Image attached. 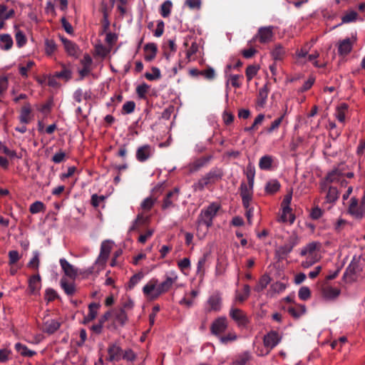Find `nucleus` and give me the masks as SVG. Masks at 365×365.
Masks as SVG:
<instances>
[{"label": "nucleus", "instance_id": "obj_60", "mask_svg": "<svg viewBox=\"0 0 365 365\" xmlns=\"http://www.w3.org/2000/svg\"><path fill=\"white\" fill-rule=\"evenodd\" d=\"M209 159L200 158L195 161L190 166V172H196L201 168L204 167L208 162Z\"/></svg>", "mask_w": 365, "mask_h": 365}, {"label": "nucleus", "instance_id": "obj_49", "mask_svg": "<svg viewBox=\"0 0 365 365\" xmlns=\"http://www.w3.org/2000/svg\"><path fill=\"white\" fill-rule=\"evenodd\" d=\"M252 359V355L250 351H244L237 356L235 364L236 365H245Z\"/></svg>", "mask_w": 365, "mask_h": 365}, {"label": "nucleus", "instance_id": "obj_38", "mask_svg": "<svg viewBox=\"0 0 365 365\" xmlns=\"http://www.w3.org/2000/svg\"><path fill=\"white\" fill-rule=\"evenodd\" d=\"M328 192L326 195V201L329 203H334L339 197V192L338 189L334 186L328 185Z\"/></svg>", "mask_w": 365, "mask_h": 365}, {"label": "nucleus", "instance_id": "obj_50", "mask_svg": "<svg viewBox=\"0 0 365 365\" xmlns=\"http://www.w3.org/2000/svg\"><path fill=\"white\" fill-rule=\"evenodd\" d=\"M286 287L287 286L284 283L277 281L271 284L269 292L271 295H273L274 294H279L284 292Z\"/></svg>", "mask_w": 365, "mask_h": 365}, {"label": "nucleus", "instance_id": "obj_27", "mask_svg": "<svg viewBox=\"0 0 365 365\" xmlns=\"http://www.w3.org/2000/svg\"><path fill=\"white\" fill-rule=\"evenodd\" d=\"M306 307L301 304H294V305L287 307V312L294 319H298L305 314Z\"/></svg>", "mask_w": 365, "mask_h": 365}, {"label": "nucleus", "instance_id": "obj_5", "mask_svg": "<svg viewBox=\"0 0 365 365\" xmlns=\"http://www.w3.org/2000/svg\"><path fill=\"white\" fill-rule=\"evenodd\" d=\"M220 209V205L217 202H212L206 208L202 209L197 220V230L201 226L205 225L206 227L205 232H207L209 228L212 226L213 219Z\"/></svg>", "mask_w": 365, "mask_h": 365}, {"label": "nucleus", "instance_id": "obj_17", "mask_svg": "<svg viewBox=\"0 0 365 365\" xmlns=\"http://www.w3.org/2000/svg\"><path fill=\"white\" fill-rule=\"evenodd\" d=\"M59 37L67 54L70 56L78 58L81 52L78 46L75 42L63 36H60Z\"/></svg>", "mask_w": 365, "mask_h": 365}, {"label": "nucleus", "instance_id": "obj_52", "mask_svg": "<svg viewBox=\"0 0 365 365\" xmlns=\"http://www.w3.org/2000/svg\"><path fill=\"white\" fill-rule=\"evenodd\" d=\"M45 210L46 206L41 201H36L29 207V212L31 214H37L40 212H44Z\"/></svg>", "mask_w": 365, "mask_h": 365}, {"label": "nucleus", "instance_id": "obj_32", "mask_svg": "<svg viewBox=\"0 0 365 365\" xmlns=\"http://www.w3.org/2000/svg\"><path fill=\"white\" fill-rule=\"evenodd\" d=\"M282 211L279 220L282 222H289L290 225L293 224L295 220V215L292 212L291 207H282Z\"/></svg>", "mask_w": 365, "mask_h": 365}, {"label": "nucleus", "instance_id": "obj_54", "mask_svg": "<svg viewBox=\"0 0 365 365\" xmlns=\"http://www.w3.org/2000/svg\"><path fill=\"white\" fill-rule=\"evenodd\" d=\"M9 80L6 76H0V102L8 89Z\"/></svg>", "mask_w": 365, "mask_h": 365}, {"label": "nucleus", "instance_id": "obj_30", "mask_svg": "<svg viewBox=\"0 0 365 365\" xmlns=\"http://www.w3.org/2000/svg\"><path fill=\"white\" fill-rule=\"evenodd\" d=\"M225 77L227 78L226 81L227 88L229 86L230 83L232 87L235 88H239L242 86V81L244 78L242 75L229 74L227 76Z\"/></svg>", "mask_w": 365, "mask_h": 365}, {"label": "nucleus", "instance_id": "obj_45", "mask_svg": "<svg viewBox=\"0 0 365 365\" xmlns=\"http://www.w3.org/2000/svg\"><path fill=\"white\" fill-rule=\"evenodd\" d=\"M286 53L284 48L281 44L275 45L272 51V56L275 61H281L283 59Z\"/></svg>", "mask_w": 365, "mask_h": 365}, {"label": "nucleus", "instance_id": "obj_6", "mask_svg": "<svg viewBox=\"0 0 365 365\" xmlns=\"http://www.w3.org/2000/svg\"><path fill=\"white\" fill-rule=\"evenodd\" d=\"M348 212L355 219L360 220L365 217V191L360 203L356 197L351 198Z\"/></svg>", "mask_w": 365, "mask_h": 365}, {"label": "nucleus", "instance_id": "obj_26", "mask_svg": "<svg viewBox=\"0 0 365 365\" xmlns=\"http://www.w3.org/2000/svg\"><path fill=\"white\" fill-rule=\"evenodd\" d=\"M354 41V40L352 41L349 38H346L340 41L338 46L339 54L340 56L348 55L352 50Z\"/></svg>", "mask_w": 365, "mask_h": 365}, {"label": "nucleus", "instance_id": "obj_24", "mask_svg": "<svg viewBox=\"0 0 365 365\" xmlns=\"http://www.w3.org/2000/svg\"><path fill=\"white\" fill-rule=\"evenodd\" d=\"M144 59L150 62L155 59L158 53V46L155 43H148L144 46Z\"/></svg>", "mask_w": 365, "mask_h": 365}, {"label": "nucleus", "instance_id": "obj_46", "mask_svg": "<svg viewBox=\"0 0 365 365\" xmlns=\"http://www.w3.org/2000/svg\"><path fill=\"white\" fill-rule=\"evenodd\" d=\"M150 89V86L145 83H143L136 87L135 92L138 98L143 100H147V93Z\"/></svg>", "mask_w": 365, "mask_h": 365}, {"label": "nucleus", "instance_id": "obj_11", "mask_svg": "<svg viewBox=\"0 0 365 365\" xmlns=\"http://www.w3.org/2000/svg\"><path fill=\"white\" fill-rule=\"evenodd\" d=\"M344 178V173L339 168H334L329 172L326 177L320 182L321 191H325L331 183H339Z\"/></svg>", "mask_w": 365, "mask_h": 365}, {"label": "nucleus", "instance_id": "obj_22", "mask_svg": "<svg viewBox=\"0 0 365 365\" xmlns=\"http://www.w3.org/2000/svg\"><path fill=\"white\" fill-rule=\"evenodd\" d=\"M59 263L64 274L72 279H75L78 276V269L71 264L66 259H60Z\"/></svg>", "mask_w": 365, "mask_h": 365}, {"label": "nucleus", "instance_id": "obj_8", "mask_svg": "<svg viewBox=\"0 0 365 365\" xmlns=\"http://www.w3.org/2000/svg\"><path fill=\"white\" fill-rule=\"evenodd\" d=\"M299 242V237L296 233H292L287 239V243L278 247L276 250L277 255L280 259H284L292 251L293 248Z\"/></svg>", "mask_w": 365, "mask_h": 365}, {"label": "nucleus", "instance_id": "obj_23", "mask_svg": "<svg viewBox=\"0 0 365 365\" xmlns=\"http://www.w3.org/2000/svg\"><path fill=\"white\" fill-rule=\"evenodd\" d=\"M41 279L38 274L31 276L29 279L28 290L31 294H36L41 287Z\"/></svg>", "mask_w": 365, "mask_h": 365}, {"label": "nucleus", "instance_id": "obj_21", "mask_svg": "<svg viewBox=\"0 0 365 365\" xmlns=\"http://www.w3.org/2000/svg\"><path fill=\"white\" fill-rule=\"evenodd\" d=\"M108 360L119 361L122 359L123 349L116 344H110L108 347Z\"/></svg>", "mask_w": 365, "mask_h": 365}, {"label": "nucleus", "instance_id": "obj_34", "mask_svg": "<svg viewBox=\"0 0 365 365\" xmlns=\"http://www.w3.org/2000/svg\"><path fill=\"white\" fill-rule=\"evenodd\" d=\"M15 40L18 48L24 47L27 43V38L25 34L18 29V26H15Z\"/></svg>", "mask_w": 365, "mask_h": 365}, {"label": "nucleus", "instance_id": "obj_29", "mask_svg": "<svg viewBox=\"0 0 365 365\" xmlns=\"http://www.w3.org/2000/svg\"><path fill=\"white\" fill-rule=\"evenodd\" d=\"M149 220L150 217L148 216L144 215L143 213L138 214L132 226L130 227L129 231L132 232L138 230L141 226L148 225Z\"/></svg>", "mask_w": 365, "mask_h": 365}, {"label": "nucleus", "instance_id": "obj_35", "mask_svg": "<svg viewBox=\"0 0 365 365\" xmlns=\"http://www.w3.org/2000/svg\"><path fill=\"white\" fill-rule=\"evenodd\" d=\"M250 295V287L248 284H245L243 287V292L239 291L235 292V300L239 303L245 302Z\"/></svg>", "mask_w": 365, "mask_h": 365}, {"label": "nucleus", "instance_id": "obj_53", "mask_svg": "<svg viewBox=\"0 0 365 365\" xmlns=\"http://www.w3.org/2000/svg\"><path fill=\"white\" fill-rule=\"evenodd\" d=\"M264 119V115L262 113L259 114L255 119L252 125L250 127H246L244 128L245 132H251L257 130L258 126L261 125Z\"/></svg>", "mask_w": 365, "mask_h": 365}, {"label": "nucleus", "instance_id": "obj_16", "mask_svg": "<svg viewBox=\"0 0 365 365\" xmlns=\"http://www.w3.org/2000/svg\"><path fill=\"white\" fill-rule=\"evenodd\" d=\"M180 192V188L178 187H175L173 190L168 192L163 200L162 210H165L171 207H174L175 202L178 200Z\"/></svg>", "mask_w": 365, "mask_h": 365}, {"label": "nucleus", "instance_id": "obj_18", "mask_svg": "<svg viewBox=\"0 0 365 365\" xmlns=\"http://www.w3.org/2000/svg\"><path fill=\"white\" fill-rule=\"evenodd\" d=\"M154 153V148L150 145L140 146L137 150L135 157L138 161L143 163L148 160Z\"/></svg>", "mask_w": 365, "mask_h": 365}, {"label": "nucleus", "instance_id": "obj_4", "mask_svg": "<svg viewBox=\"0 0 365 365\" xmlns=\"http://www.w3.org/2000/svg\"><path fill=\"white\" fill-rule=\"evenodd\" d=\"M321 243L312 242L303 247L299 252L300 256L305 257L306 259L302 262V267L308 268L320 259L319 250Z\"/></svg>", "mask_w": 365, "mask_h": 365}, {"label": "nucleus", "instance_id": "obj_25", "mask_svg": "<svg viewBox=\"0 0 365 365\" xmlns=\"http://www.w3.org/2000/svg\"><path fill=\"white\" fill-rule=\"evenodd\" d=\"M113 322L119 326H124L128 321V315L123 309H115L112 311Z\"/></svg>", "mask_w": 365, "mask_h": 365}, {"label": "nucleus", "instance_id": "obj_7", "mask_svg": "<svg viewBox=\"0 0 365 365\" xmlns=\"http://www.w3.org/2000/svg\"><path fill=\"white\" fill-rule=\"evenodd\" d=\"M282 340V336L276 331H271L264 336L263 344L266 352H257L259 356L268 354Z\"/></svg>", "mask_w": 365, "mask_h": 365}, {"label": "nucleus", "instance_id": "obj_14", "mask_svg": "<svg viewBox=\"0 0 365 365\" xmlns=\"http://www.w3.org/2000/svg\"><path fill=\"white\" fill-rule=\"evenodd\" d=\"M228 321L226 317L216 318L210 325V332L215 336L220 337L227 329Z\"/></svg>", "mask_w": 365, "mask_h": 365}, {"label": "nucleus", "instance_id": "obj_33", "mask_svg": "<svg viewBox=\"0 0 365 365\" xmlns=\"http://www.w3.org/2000/svg\"><path fill=\"white\" fill-rule=\"evenodd\" d=\"M280 187L279 182L276 179H273L266 183L264 191L268 195H274L279 190Z\"/></svg>", "mask_w": 365, "mask_h": 365}, {"label": "nucleus", "instance_id": "obj_58", "mask_svg": "<svg viewBox=\"0 0 365 365\" xmlns=\"http://www.w3.org/2000/svg\"><path fill=\"white\" fill-rule=\"evenodd\" d=\"M220 341L221 343L224 344H227L229 342L235 341L237 339V335L235 332L232 331L229 332L227 334L222 336L221 335L220 337Z\"/></svg>", "mask_w": 365, "mask_h": 365}, {"label": "nucleus", "instance_id": "obj_13", "mask_svg": "<svg viewBox=\"0 0 365 365\" xmlns=\"http://www.w3.org/2000/svg\"><path fill=\"white\" fill-rule=\"evenodd\" d=\"M113 242L106 240L101 242L100 253L96 260V264L105 267L113 248Z\"/></svg>", "mask_w": 365, "mask_h": 365}, {"label": "nucleus", "instance_id": "obj_39", "mask_svg": "<svg viewBox=\"0 0 365 365\" xmlns=\"http://www.w3.org/2000/svg\"><path fill=\"white\" fill-rule=\"evenodd\" d=\"M273 161L274 158L272 155H264L259 159V167L262 170H271Z\"/></svg>", "mask_w": 365, "mask_h": 365}, {"label": "nucleus", "instance_id": "obj_2", "mask_svg": "<svg viewBox=\"0 0 365 365\" xmlns=\"http://www.w3.org/2000/svg\"><path fill=\"white\" fill-rule=\"evenodd\" d=\"M224 177L223 169L218 167L212 168L209 172L202 175L192 185L194 192H202L205 188H210L221 181Z\"/></svg>", "mask_w": 365, "mask_h": 365}, {"label": "nucleus", "instance_id": "obj_51", "mask_svg": "<svg viewBox=\"0 0 365 365\" xmlns=\"http://www.w3.org/2000/svg\"><path fill=\"white\" fill-rule=\"evenodd\" d=\"M245 174L246 175L247 179V183L254 184L255 177V168L254 165H252L251 163H249L247 165Z\"/></svg>", "mask_w": 365, "mask_h": 365}, {"label": "nucleus", "instance_id": "obj_56", "mask_svg": "<svg viewBox=\"0 0 365 365\" xmlns=\"http://www.w3.org/2000/svg\"><path fill=\"white\" fill-rule=\"evenodd\" d=\"M135 109V103L133 101H126L122 107L121 113L123 115L130 114Z\"/></svg>", "mask_w": 365, "mask_h": 365}, {"label": "nucleus", "instance_id": "obj_55", "mask_svg": "<svg viewBox=\"0 0 365 365\" xmlns=\"http://www.w3.org/2000/svg\"><path fill=\"white\" fill-rule=\"evenodd\" d=\"M34 256L31 259V260L27 264V267L29 268L34 269L35 270H38L40 264V259H39V253L38 252L36 251L33 253Z\"/></svg>", "mask_w": 365, "mask_h": 365}, {"label": "nucleus", "instance_id": "obj_42", "mask_svg": "<svg viewBox=\"0 0 365 365\" xmlns=\"http://www.w3.org/2000/svg\"><path fill=\"white\" fill-rule=\"evenodd\" d=\"M271 278L268 274H263L259 279L257 285L255 287V291L257 292H261L263 291L267 285L270 283Z\"/></svg>", "mask_w": 365, "mask_h": 365}, {"label": "nucleus", "instance_id": "obj_61", "mask_svg": "<svg viewBox=\"0 0 365 365\" xmlns=\"http://www.w3.org/2000/svg\"><path fill=\"white\" fill-rule=\"evenodd\" d=\"M57 49L56 44L53 40H46L45 52L47 55H52Z\"/></svg>", "mask_w": 365, "mask_h": 365}, {"label": "nucleus", "instance_id": "obj_37", "mask_svg": "<svg viewBox=\"0 0 365 365\" xmlns=\"http://www.w3.org/2000/svg\"><path fill=\"white\" fill-rule=\"evenodd\" d=\"M100 308V304L96 302L91 303L88 305V313L85 317V322H89L93 321L97 316L98 310Z\"/></svg>", "mask_w": 365, "mask_h": 365}, {"label": "nucleus", "instance_id": "obj_64", "mask_svg": "<svg viewBox=\"0 0 365 365\" xmlns=\"http://www.w3.org/2000/svg\"><path fill=\"white\" fill-rule=\"evenodd\" d=\"M358 14L355 11H351L344 15L341 18L343 24H347L355 21L356 20Z\"/></svg>", "mask_w": 365, "mask_h": 365}, {"label": "nucleus", "instance_id": "obj_57", "mask_svg": "<svg viewBox=\"0 0 365 365\" xmlns=\"http://www.w3.org/2000/svg\"><path fill=\"white\" fill-rule=\"evenodd\" d=\"M287 114V110L284 111V113L279 118L275 119L270 125V126L267 129V133H271L274 130H277L280 124L282 123L284 116Z\"/></svg>", "mask_w": 365, "mask_h": 365}, {"label": "nucleus", "instance_id": "obj_15", "mask_svg": "<svg viewBox=\"0 0 365 365\" xmlns=\"http://www.w3.org/2000/svg\"><path fill=\"white\" fill-rule=\"evenodd\" d=\"M273 29L274 27L272 26L260 27L252 40H258L261 43H268L271 42L274 37Z\"/></svg>", "mask_w": 365, "mask_h": 365}, {"label": "nucleus", "instance_id": "obj_41", "mask_svg": "<svg viewBox=\"0 0 365 365\" xmlns=\"http://www.w3.org/2000/svg\"><path fill=\"white\" fill-rule=\"evenodd\" d=\"M61 68H62L61 71H59V72H56L55 73V76L58 78H63V79L66 80V81H69L70 79H71V78H72V71L69 68V67L67 66L64 63H61Z\"/></svg>", "mask_w": 365, "mask_h": 365}, {"label": "nucleus", "instance_id": "obj_36", "mask_svg": "<svg viewBox=\"0 0 365 365\" xmlns=\"http://www.w3.org/2000/svg\"><path fill=\"white\" fill-rule=\"evenodd\" d=\"M61 287L68 296H73L76 291L75 284L73 282H68L66 279L62 278L61 279Z\"/></svg>", "mask_w": 365, "mask_h": 365}, {"label": "nucleus", "instance_id": "obj_47", "mask_svg": "<svg viewBox=\"0 0 365 365\" xmlns=\"http://www.w3.org/2000/svg\"><path fill=\"white\" fill-rule=\"evenodd\" d=\"M173 3L170 0L165 1L160 6V13L163 18H168L171 13Z\"/></svg>", "mask_w": 365, "mask_h": 365}, {"label": "nucleus", "instance_id": "obj_44", "mask_svg": "<svg viewBox=\"0 0 365 365\" xmlns=\"http://www.w3.org/2000/svg\"><path fill=\"white\" fill-rule=\"evenodd\" d=\"M269 93V89L265 85L259 91L257 103L260 107H264L266 103Z\"/></svg>", "mask_w": 365, "mask_h": 365}, {"label": "nucleus", "instance_id": "obj_3", "mask_svg": "<svg viewBox=\"0 0 365 365\" xmlns=\"http://www.w3.org/2000/svg\"><path fill=\"white\" fill-rule=\"evenodd\" d=\"M364 266V259L361 255H354L346 268L342 279L347 284H351L358 281L362 276Z\"/></svg>", "mask_w": 365, "mask_h": 365}, {"label": "nucleus", "instance_id": "obj_59", "mask_svg": "<svg viewBox=\"0 0 365 365\" xmlns=\"http://www.w3.org/2000/svg\"><path fill=\"white\" fill-rule=\"evenodd\" d=\"M151 70L152 73L148 72L145 73V77L146 78V79H148V81H155L160 78L161 73L158 68L153 66L152 67Z\"/></svg>", "mask_w": 365, "mask_h": 365}, {"label": "nucleus", "instance_id": "obj_63", "mask_svg": "<svg viewBox=\"0 0 365 365\" xmlns=\"http://www.w3.org/2000/svg\"><path fill=\"white\" fill-rule=\"evenodd\" d=\"M298 297L301 300H308L311 297L309 288L308 287H302L299 290Z\"/></svg>", "mask_w": 365, "mask_h": 365}, {"label": "nucleus", "instance_id": "obj_43", "mask_svg": "<svg viewBox=\"0 0 365 365\" xmlns=\"http://www.w3.org/2000/svg\"><path fill=\"white\" fill-rule=\"evenodd\" d=\"M347 110L348 105L346 103H341L339 106H337L335 116L339 122L344 123Z\"/></svg>", "mask_w": 365, "mask_h": 365}, {"label": "nucleus", "instance_id": "obj_48", "mask_svg": "<svg viewBox=\"0 0 365 365\" xmlns=\"http://www.w3.org/2000/svg\"><path fill=\"white\" fill-rule=\"evenodd\" d=\"M15 11L13 9L7 11V6L5 4H0V19L7 20L14 17Z\"/></svg>", "mask_w": 365, "mask_h": 365}, {"label": "nucleus", "instance_id": "obj_31", "mask_svg": "<svg viewBox=\"0 0 365 365\" xmlns=\"http://www.w3.org/2000/svg\"><path fill=\"white\" fill-rule=\"evenodd\" d=\"M14 44L13 39L10 34H0V48L4 51L10 50Z\"/></svg>", "mask_w": 365, "mask_h": 365}, {"label": "nucleus", "instance_id": "obj_40", "mask_svg": "<svg viewBox=\"0 0 365 365\" xmlns=\"http://www.w3.org/2000/svg\"><path fill=\"white\" fill-rule=\"evenodd\" d=\"M15 349L23 356L32 357L36 354L35 351L30 350L26 345L21 343L15 344Z\"/></svg>", "mask_w": 365, "mask_h": 365}, {"label": "nucleus", "instance_id": "obj_62", "mask_svg": "<svg viewBox=\"0 0 365 365\" xmlns=\"http://www.w3.org/2000/svg\"><path fill=\"white\" fill-rule=\"evenodd\" d=\"M143 277V274L142 272H138L133 275L128 283V289H133L134 287L141 280Z\"/></svg>", "mask_w": 365, "mask_h": 365}, {"label": "nucleus", "instance_id": "obj_28", "mask_svg": "<svg viewBox=\"0 0 365 365\" xmlns=\"http://www.w3.org/2000/svg\"><path fill=\"white\" fill-rule=\"evenodd\" d=\"M322 296L326 299H334L338 297L341 293L339 288L331 286H325L322 289Z\"/></svg>", "mask_w": 365, "mask_h": 365}, {"label": "nucleus", "instance_id": "obj_19", "mask_svg": "<svg viewBox=\"0 0 365 365\" xmlns=\"http://www.w3.org/2000/svg\"><path fill=\"white\" fill-rule=\"evenodd\" d=\"M61 323L53 319L45 320L42 324L41 330L48 334H53L61 327Z\"/></svg>", "mask_w": 365, "mask_h": 365}, {"label": "nucleus", "instance_id": "obj_12", "mask_svg": "<svg viewBox=\"0 0 365 365\" xmlns=\"http://www.w3.org/2000/svg\"><path fill=\"white\" fill-rule=\"evenodd\" d=\"M254 184H249L242 182L239 188L240 195L242 198L243 207L248 209L253 197Z\"/></svg>", "mask_w": 365, "mask_h": 365}, {"label": "nucleus", "instance_id": "obj_1", "mask_svg": "<svg viewBox=\"0 0 365 365\" xmlns=\"http://www.w3.org/2000/svg\"><path fill=\"white\" fill-rule=\"evenodd\" d=\"M178 276L175 271H170L165 275V280L158 284L157 279L153 278L143 288V292L151 300L158 299L161 294L170 291L177 282Z\"/></svg>", "mask_w": 365, "mask_h": 365}, {"label": "nucleus", "instance_id": "obj_10", "mask_svg": "<svg viewBox=\"0 0 365 365\" xmlns=\"http://www.w3.org/2000/svg\"><path fill=\"white\" fill-rule=\"evenodd\" d=\"M222 294L219 291H216L208 297L205 302V313L218 312L222 309Z\"/></svg>", "mask_w": 365, "mask_h": 365}, {"label": "nucleus", "instance_id": "obj_20", "mask_svg": "<svg viewBox=\"0 0 365 365\" xmlns=\"http://www.w3.org/2000/svg\"><path fill=\"white\" fill-rule=\"evenodd\" d=\"M32 109L29 103H26L20 110L19 119L22 124H29L34 118L31 114Z\"/></svg>", "mask_w": 365, "mask_h": 365}, {"label": "nucleus", "instance_id": "obj_9", "mask_svg": "<svg viewBox=\"0 0 365 365\" xmlns=\"http://www.w3.org/2000/svg\"><path fill=\"white\" fill-rule=\"evenodd\" d=\"M230 317L239 328H246L250 323V319L241 309L232 307L229 312Z\"/></svg>", "mask_w": 365, "mask_h": 365}]
</instances>
